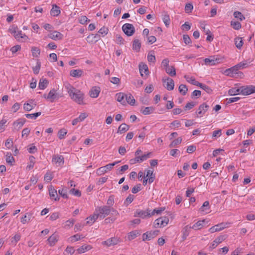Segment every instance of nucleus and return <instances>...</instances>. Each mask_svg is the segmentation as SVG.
<instances>
[{"instance_id": "obj_1", "label": "nucleus", "mask_w": 255, "mask_h": 255, "mask_svg": "<svg viewBox=\"0 0 255 255\" xmlns=\"http://www.w3.org/2000/svg\"><path fill=\"white\" fill-rule=\"evenodd\" d=\"M64 87L70 98L73 101L79 105L83 104L84 94L82 91L75 88L68 82L64 84Z\"/></svg>"}, {"instance_id": "obj_7", "label": "nucleus", "mask_w": 255, "mask_h": 255, "mask_svg": "<svg viewBox=\"0 0 255 255\" xmlns=\"http://www.w3.org/2000/svg\"><path fill=\"white\" fill-rule=\"evenodd\" d=\"M120 161H116L112 163H110L106 166L101 167L99 168L97 170V173L98 175H101L107 172L109 170H111L116 164L119 163Z\"/></svg>"}, {"instance_id": "obj_18", "label": "nucleus", "mask_w": 255, "mask_h": 255, "mask_svg": "<svg viewBox=\"0 0 255 255\" xmlns=\"http://www.w3.org/2000/svg\"><path fill=\"white\" fill-rule=\"evenodd\" d=\"M225 239L224 236H220L217 238L211 244L210 248L214 249L216 248L219 244L221 243Z\"/></svg>"}, {"instance_id": "obj_51", "label": "nucleus", "mask_w": 255, "mask_h": 255, "mask_svg": "<svg viewBox=\"0 0 255 255\" xmlns=\"http://www.w3.org/2000/svg\"><path fill=\"white\" fill-rule=\"evenodd\" d=\"M165 208L164 207H161L159 208H155L152 211H151L150 210V217L156 214H160L162 211H164Z\"/></svg>"}, {"instance_id": "obj_21", "label": "nucleus", "mask_w": 255, "mask_h": 255, "mask_svg": "<svg viewBox=\"0 0 255 255\" xmlns=\"http://www.w3.org/2000/svg\"><path fill=\"white\" fill-rule=\"evenodd\" d=\"M26 120L24 119H20L13 123V126L14 129L18 130L24 124Z\"/></svg>"}, {"instance_id": "obj_29", "label": "nucleus", "mask_w": 255, "mask_h": 255, "mask_svg": "<svg viewBox=\"0 0 255 255\" xmlns=\"http://www.w3.org/2000/svg\"><path fill=\"white\" fill-rule=\"evenodd\" d=\"M139 70L140 71V73L141 76H143L144 73L146 75H148L149 73L148 67L146 64H139Z\"/></svg>"}, {"instance_id": "obj_13", "label": "nucleus", "mask_w": 255, "mask_h": 255, "mask_svg": "<svg viewBox=\"0 0 255 255\" xmlns=\"http://www.w3.org/2000/svg\"><path fill=\"white\" fill-rule=\"evenodd\" d=\"M162 82L164 86L167 90L171 91L174 89V82L172 79L170 78H167L166 79H163Z\"/></svg>"}, {"instance_id": "obj_8", "label": "nucleus", "mask_w": 255, "mask_h": 255, "mask_svg": "<svg viewBox=\"0 0 255 255\" xmlns=\"http://www.w3.org/2000/svg\"><path fill=\"white\" fill-rule=\"evenodd\" d=\"M10 31L11 33L13 34L14 37L18 40H20L21 39H28V37L25 34L22 33L21 30H18L17 27H14L10 29Z\"/></svg>"}, {"instance_id": "obj_5", "label": "nucleus", "mask_w": 255, "mask_h": 255, "mask_svg": "<svg viewBox=\"0 0 255 255\" xmlns=\"http://www.w3.org/2000/svg\"><path fill=\"white\" fill-rule=\"evenodd\" d=\"M121 242V240L120 239V238L114 237L109 238L107 239L106 241H103L102 243V244L104 246L110 247L111 246H115Z\"/></svg>"}, {"instance_id": "obj_34", "label": "nucleus", "mask_w": 255, "mask_h": 255, "mask_svg": "<svg viewBox=\"0 0 255 255\" xmlns=\"http://www.w3.org/2000/svg\"><path fill=\"white\" fill-rule=\"evenodd\" d=\"M205 220H200L194 224L192 226H189L191 229L194 230L200 229L203 226V224L205 223Z\"/></svg>"}, {"instance_id": "obj_6", "label": "nucleus", "mask_w": 255, "mask_h": 255, "mask_svg": "<svg viewBox=\"0 0 255 255\" xmlns=\"http://www.w3.org/2000/svg\"><path fill=\"white\" fill-rule=\"evenodd\" d=\"M255 93V86L253 85L240 87V94L243 95H249Z\"/></svg>"}, {"instance_id": "obj_57", "label": "nucleus", "mask_w": 255, "mask_h": 255, "mask_svg": "<svg viewBox=\"0 0 255 255\" xmlns=\"http://www.w3.org/2000/svg\"><path fill=\"white\" fill-rule=\"evenodd\" d=\"M134 199V196L131 194H129L125 201L124 204L127 206L131 203Z\"/></svg>"}, {"instance_id": "obj_62", "label": "nucleus", "mask_w": 255, "mask_h": 255, "mask_svg": "<svg viewBox=\"0 0 255 255\" xmlns=\"http://www.w3.org/2000/svg\"><path fill=\"white\" fill-rule=\"evenodd\" d=\"M90 38H92L91 42L93 41L97 42L100 39V35L98 34H96L95 35L92 34L91 35H89L87 37V39H90Z\"/></svg>"}, {"instance_id": "obj_44", "label": "nucleus", "mask_w": 255, "mask_h": 255, "mask_svg": "<svg viewBox=\"0 0 255 255\" xmlns=\"http://www.w3.org/2000/svg\"><path fill=\"white\" fill-rule=\"evenodd\" d=\"M47 84L48 81L46 79H40L38 84V87L40 89L43 90L46 88Z\"/></svg>"}, {"instance_id": "obj_48", "label": "nucleus", "mask_w": 255, "mask_h": 255, "mask_svg": "<svg viewBox=\"0 0 255 255\" xmlns=\"http://www.w3.org/2000/svg\"><path fill=\"white\" fill-rule=\"evenodd\" d=\"M5 160L6 162L10 165H12V163L14 161V158L10 153H7L5 156Z\"/></svg>"}, {"instance_id": "obj_61", "label": "nucleus", "mask_w": 255, "mask_h": 255, "mask_svg": "<svg viewBox=\"0 0 255 255\" xmlns=\"http://www.w3.org/2000/svg\"><path fill=\"white\" fill-rule=\"evenodd\" d=\"M231 25L232 26L233 28L236 30H239L241 27V24L238 21H232Z\"/></svg>"}, {"instance_id": "obj_47", "label": "nucleus", "mask_w": 255, "mask_h": 255, "mask_svg": "<svg viewBox=\"0 0 255 255\" xmlns=\"http://www.w3.org/2000/svg\"><path fill=\"white\" fill-rule=\"evenodd\" d=\"M235 44L238 49H241L243 46V41L241 37H237L235 39Z\"/></svg>"}, {"instance_id": "obj_28", "label": "nucleus", "mask_w": 255, "mask_h": 255, "mask_svg": "<svg viewBox=\"0 0 255 255\" xmlns=\"http://www.w3.org/2000/svg\"><path fill=\"white\" fill-rule=\"evenodd\" d=\"M60 12V7L56 4H53L50 10V14L53 16H57Z\"/></svg>"}, {"instance_id": "obj_58", "label": "nucleus", "mask_w": 255, "mask_h": 255, "mask_svg": "<svg viewBox=\"0 0 255 255\" xmlns=\"http://www.w3.org/2000/svg\"><path fill=\"white\" fill-rule=\"evenodd\" d=\"M204 62L206 65L210 66L214 65L216 64L214 58H205Z\"/></svg>"}, {"instance_id": "obj_14", "label": "nucleus", "mask_w": 255, "mask_h": 255, "mask_svg": "<svg viewBox=\"0 0 255 255\" xmlns=\"http://www.w3.org/2000/svg\"><path fill=\"white\" fill-rule=\"evenodd\" d=\"M134 216L140 217L142 219H144L147 217H150V210H149L148 209L145 211L139 209L136 210L134 213Z\"/></svg>"}, {"instance_id": "obj_15", "label": "nucleus", "mask_w": 255, "mask_h": 255, "mask_svg": "<svg viewBox=\"0 0 255 255\" xmlns=\"http://www.w3.org/2000/svg\"><path fill=\"white\" fill-rule=\"evenodd\" d=\"M254 59L253 58H249L248 59L244 60L240 62L237 64L239 68L243 69L251 65V63L254 61Z\"/></svg>"}, {"instance_id": "obj_52", "label": "nucleus", "mask_w": 255, "mask_h": 255, "mask_svg": "<svg viewBox=\"0 0 255 255\" xmlns=\"http://www.w3.org/2000/svg\"><path fill=\"white\" fill-rule=\"evenodd\" d=\"M41 114V112H37L34 114H25V117L28 119H36L38 116Z\"/></svg>"}, {"instance_id": "obj_27", "label": "nucleus", "mask_w": 255, "mask_h": 255, "mask_svg": "<svg viewBox=\"0 0 255 255\" xmlns=\"http://www.w3.org/2000/svg\"><path fill=\"white\" fill-rule=\"evenodd\" d=\"M126 95V94H125L124 93L121 92L117 93L116 95L117 100L119 102H120L123 105H125L126 104V102L125 100Z\"/></svg>"}, {"instance_id": "obj_2", "label": "nucleus", "mask_w": 255, "mask_h": 255, "mask_svg": "<svg viewBox=\"0 0 255 255\" xmlns=\"http://www.w3.org/2000/svg\"><path fill=\"white\" fill-rule=\"evenodd\" d=\"M97 212L100 216L101 219H104L105 217L109 215L111 211H114L113 208H111L110 206H103L101 207H97L96 208Z\"/></svg>"}, {"instance_id": "obj_17", "label": "nucleus", "mask_w": 255, "mask_h": 255, "mask_svg": "<svg viewBox=\"0 0 255 255\" xmlns=\"http://www.w3.org/2000/svg\"><path fill=\"white\" fill-rule=\"evenodd\" d=\"M36 105V102L34 100H29L23 105L24 109L26 111H30L34 109Z\"/></svg>"}, {"instance_id": "obj_23", "label": "nucleus", "mask_w": 255, "mask_h": 255, "mask_svg": "<svg viewBox=\"0 0 255 255\" xmlns=\"http://www.w3.org/2000/svg\"><path fill=\"white\" fill-rule=\"evenodd\" d=\"M100 92V88L98 87H94L89 92L90 96L93 98H96L98 97Z\"/></svg>"}, {"instance_id": "obj_53", "label": "nucleus", "mask_w": 255, "mask_h": 255, "mask_svg": "<svg viewBox=\"0 0 255 255\" xmlns=\"http://www.w3.org/2000/svg\"><path fill=\"white\" fill-rule=\"evenodd\" d=\"M29 164L27 166V169L28 170H30L32 169L34 167V164L35 163V158L33 156H30L29 157Z\"/></svg>"}, {"instance_id": "obj_30", "label": "nucleus", "mask_w": 255, "mask_h": 255, "mask_svg": "<svg viewBox=\"0 0 255 255\" xmlns=\"http://www.w3.org/2000/svg\"><path fill=\"white\" fill-rule=\"evenodd\" d=\"M58 236L56 234H52L48 239L50 246H54L58 240Z\"/></svg>"}, {"instance_id": "obj_4", "label": "nucleus", "mask_w": 255, "mask_h": 255, "mask_svg": "<svg viewBox=\"0 0 255 255\" xmlns=\"http://www.w3.org/2000/svg\"><path fill=\"white\" fill-rule=\"evenodd\" d=\"M122 30L128 36H132L134 32L135 28L132 24L125 23L122 26Z\"/></svg>"}, {"instance_id": "obj_3", "label": "nucleus", "mask_w": 255, "mask_h": 255, "mask_svg": "<svg viewBox=\"0 0 255 255\" xmlns=\"http://www.w3.org/2000/svg\"><path fill=\"white\" fill-rule=\"evenodd\" d=\"M169 222L167 217H162L154 221L153 226L155 228H162L166 226Z\"/></svg>"}, {"instance_id": "obj_49", "label": "nucleus", "mask_w": 255, "mask_h": 255, "mask_svg": "<svg viewBox=\"0 0 255 255\" xmlns=\"http://www.w3.org/2000/svg\"><path fill=\"white\" fill-rule=\"evenodd\" d=\"M31 52L33 57H38L40 54V50L38 47H32L31 48Z\"/></svg>"}, {"instance_id": "obj_10", "label": "nucleus", "mask_w": 255, "mask_h": 255, "mask_svg": "<svg viewBox=\"0 0 255 255\" xmlns=\"http://www.w3.org/2000/svg\"><path fill=\"white\" fill-rule=\"evenodd\" d=\"M158 233L159 231L158 230L146 232L142 235V240L143 241L146 240L150 241L156 237L158 235Z\"/></svg>"}, {"instance_id": "obj_54", "label": "nucleus", "mask_w": 255, "mask_h": 255, "mask_svg": "<svg viewBox=\"0 0 255 255\" xmlns=\"http://www.w3.org/2000/svg\"><path fill=\"white\" fill-rule=\"evenodd\" d=\"M67 132L66 129L65 128H62L59 130L58 132V138L60 139H63L64 138V136L67 134Z\"/></svg>"}, {"instance_id": "obj_36", "label": "nucleus", "mask_w": 255, "mask_h": 255, "mask_svg": "<svg viewBox=\"0 0 255 255\" xmlns=\"http://www.w3.org/2000/svg\"><path fill=\"white\" fill-rule=\"evenodd\" d=\"M126 103H128V104L133 106L135 104V100L131 94H126Z\"/></svg>"}, {"instance_id": "obj_55", "label": "nucleus", "mask_w": 255, "mask_h": 255, "mask_svg": "<svg viewBox=\"0 0 255 255\" xmlns=\"http://www.w3.org/2000/svg\"><path fill=\"white\" fill-rule=\"evenodd\" d=\"M182 142V138L178 137L177 139L174 140L169 145V147L170 148L174 147L178 144H179Z\"/></svg>"}, {"instance_id": "obj_39", "label": "nucleus", "mask_w": 255, "mask_h": 255, "mask_svg": "<svg viewBox=\"0 0 255 255\" xmlns=\"http://www.w3.org/2000/svg\"><path fill=\"white\" fill-rule=\"evenodd\" d=\"M92 248L90 245H84L77 249L79 254L84 253L90 250Z\"/></svg>"}, {"instance_id": "obj_16", "label": "nucleus", "mask_w": 255, "mask_h": 255, "mask_svg": "<svg viewBox=\"0 0 255 255\" xmlns=\"http://www.w3.org/2000/svg\"><path fill=\"white\" fill-rule=\"evenodd\" d=\"M48 191L49 196L52 200H54V201H58L59 200V198L57 194V191L54 189L53 186H49Z\"/></svg>"}, {"instance_id": "obj_33", "label": "nucleus", "mask_w": 255, "mask_h": 255, "mask_svg": "<svg viewBox=\"0 0 255 255\" xmlns=\"http://www.w3.org/2000/svg\"><path fill=\"white\" fill-rule=\"evenodd\" d=\"M184 78L186 80V81L190 83V84L198 86L200 84V82L196 81L195 78L194 77H191L188 75H185Z\"/></svg>"}, {"instance_id": "obj_40", "label": "nucleus", "mask_w": 255, "mask_h": 255, "mask_svg": "<svg viewBox=\"0 0 255 255\" xmlns=\"http://www.w3.org/2000/svg\"><path fill=\"white\" fill-rule=\"evenodd\" d=\"M141 47V43L138 39H134L133 41L132 49L136 51H139Z\"/></svg>"}, {"instance_id": "obj_35", "label": "nucleus", "mask_w": 255, "mask_h": 255, "mask_svg": "<svg viewBox=\"0 0 255 255\" xmlns=\"http://www.w3.org/2000/svg\"><path fill=\"white\" fill-rule=\"evenodd\" d=\"M145 177H148V182L149 184L152 183L155 178V176L153 175V171L151 170H147L146 171Z\"/></svg>"}, {"instance_id": "obj_12", "label": "nucleus", "mask_w": 255, "mask_h": 255, "mask_svg": "<svg viewBox=\"0 0 255 255\" xmlns=\"http://www.w3.org/2000/svg\"><path fill=\"white\" fill-rule=\"evenodd\" d=\"M44 97L51 102H53L55 99H59L60 96L57 93L56 90L52 89L50 91L47 96L45 95H44Z\"/></svg>"}, {"instance_id": "obj_50", "label": "nucleus", "mask_w": 255, "mask_h": 255, "mask_svg": "<svg viewBox=\"0 0 255 255\" xmlns=\"http://www.w3.org/2000/svg\"><path fill=\"white\" fill-rule=\"evenodd\" d=\"M198 87L205 90L208 94H211L212 92V90L208 86L201 83H200Z\"/></svg>"}, {"instance_id": "obj_56", "label": "nucleus", "mask_w": 255, "mask_h": 255, "mask_svg": "<svg viewBox=\"0 0 255 255\" xmlns=\"http://www.w3.org/2000/svg\"><path fill=\"white\" fill-rule=\"evenodd\" d=\"M53 175L52 173L48 172L44 175V180L46 182H49L53 179Z\"/></svg>"}, {"instance_id": "obj_19", "label": "nucleus", "mask_w": 255, "mask_h": 255, "mask_svg": "<svg viewBox=\"0 0 255 255\" xmlns=\"http://www.w3.org/2000/svg\"><path fill=\"white\" fill-rule=\"evenodd\" d=\"M225 228V226L224 223L218 224L210 228L209 230V231L211 233H213L216 232L220 231L223 230Z\"/></svg>"}, {"instance_id": "obj_63", "label": "nucleus", "mask_w": 255, "mask_h": 255, "mask_svg": "<svg viewBox=\"0 0 255 255\" xmlns=\"http://www.w3.org/2000/svg\"><path fill=\"white\" fill-rule=\"evenodd\" d=\"M234 16L237 18L240 19L241 20H243L245 18L243 14L240 11H235L234 12Z\"/></svg>"}, {"instance_id": "obj_43", "label": "nucleus", "mask_w": 255, "mask_h": 255, "mask_svg": "<svg viewBox=\"0 0 255 255\" xmlns=\"http://www.w3.org/2000/svg\"><path fill=\"white\" fill-rule=\"evenodd\" d=\"M84 236L82 235H79V234H76L73 236H71L69 238V240L71 242H75L76 241H78L80 240L81 239L84 238Z\"/></svg>"}, {"instance_id": "obj_45", "label": "nucleus", "mask_w": 255, "mask_h": 255, "mask_svg": "<svg viewBox=\"0 0 255 255\" xmlns=\"http://www.w3.org/2000/svg\"><path fill=\"white\" fill-rule=\"evenodd\" d=\"M151 154V152H148L146 154L142 155L141 156L137 157L139 163H141L142 161L146 160L147 158L150 157V155Z\"/></svg>"}, {"instance_id": "obj_9", "label": "nucleus", "mask_w": 255, "mask_h": 255, "mask_svg": "<svg viewBox=\"0 0 255 255\" xmlns=\"http://www.w3.org/2000/svg\"><path fill=\"white\" fill-rule=\"evenodd\" d=\"M52 162L56 166H62L64 164V157L59 154H54L52 156Z\"/></svg>"}, {"instance_id": "obj_25", "label": "nucleus", "mask_w": 255, "mask_h": 255, "mask_svg": "<svg viewBox=\"0 0 255 255\" xmlns=\"http://www.w3.org/2000/svg\"><path fill=\"white\" fill-rule=\"evenodd\" d=\"M83 73L81 69L72 70L70 71V75L74 78H80Z\"/></svg>"}, {"instance_id": "obj_64", "label": "nucleus", "mask_w": 255, "mask_h": 255, "mask_svg": "<svg viewBox=\"0 0 255 255\" xmlns=\"http://www.w3.org/2000/svg\"><path fill=\"white\" fill-rule=\"evenodd\" d=\"M193 8V6L191 3H187L185 6V11L186 13H189L191 12Z\"/></svg>"}, {"instance_id": "obj_41", "label": "nucleus", "mask_w": 255, "mask_h": 255, "mask_svg": "<svg viewBox=\"0 0 255 255\" xmlns=\"http://www.w3.org/2000/svg\"><path fill=\"white\" fill-rule=\"evenodd\" d=\"M229 95L231 96L237 95L240 94V88H232L228 91Z\"/></svg>"}, {"instance_id": "obj_38", "label": "nucleus", "mask_w": 255, "mask_h": 255, "mask_svg": "<svg viewBox=\"0 0 255 255\" xmlns=\"http://www.w3.org/2000/svg\"><path fill=\"white\" fill-rule=\"evenodd\" d=\"M128 129L129 126L127 124L124 123L119 126L117 132L122 134L128 131Z\"/></svg>"}, {"instance_id": "obj_60", "label": "nucleus", "mask_w": 255, "mask_h": 255, "mask_svg": "<svg viewBox=\"0 0 255 255\" xmlns=\"http://www.w3.org/2000/svg\"><path fill=\"white\" fill-rule=\"evenodd\" d=\"M75 223V220L73 219H71L65 222V228H71L72 227Z\"/></svg>"}, {"instance_id": "obj_31", "label": "nucleus", "mask_w": 255, "mask_h": 255, "mask_svg": "<svg viewBox=\"0 0 255 255\" xmlns=\"http://www.w3.org/2000/svg\"><path fill=\"white\" fill-rule=\"evenodd\" d=\"M140 234V232L139 230H134L129 232L128 235V240L129 241L132 240L136 238Z\"/></svg>"}, {"instance_id": "obj_32", "label": "nucleus", "mask_w": 255, "mask_h": 255, "mask_svg": "<svg viewBox=\"0 0 255 255\" xmlns=\"http://www.w3.org/2000/svg\"><path fill=\"white\" fill-rule=\"evenodd\" d=\"M154 108L153 107H142L140 112L144 115H149L153 112Z\"/></svg>"}, {"instance_id": "obj_20", "label": "nucleus", "mask_w": 255, "mask_h": 255, "mask_svg": "<svg viewBox=\"0 0 255 255\" xmlns=\"http://www.w3.org/2000/svg\"><path fill=\"white\" fill-rule=\"evenodd\" d=\"M99 218H100V216L98 215V213L97 212V210L95 209L94 214L87 218V224H92L94 223Z\"/></svg>"}, {"instance_id": "obj_59", "label": "nucleus", "mask_w": 255, "mask_h": 255, "mask_svg": "<svg viewBox=\"0 0 255 255\" xmlns=\"http://www.w3.org/2000/svg\"><path fill=\"white\" fill-rule=\"evenodd\" d=\"M201 95V92L199 90H194L191 94L192 99H197L199 98Z\"/></svg>"}, {"instance_id": "obj_42", "label": "nucleus", "mask_w": 255, "mask_h": 255, "mask_svg": "<svg viewBox=\"0 0 255 255\" xmlns=\"http://www.w3.org/2000/svg\"><path fill=\"white\" fill-rule=\"evenodd\" d=\"M165 71L171 76L173 77L176 75V69L173 66L166 67Z\"/></svg>"}, {"instance_id": "obj_22", "label": "nucleus", "mask_w": 255, "mask_h": 255, "mask_svg": "<svg viewBox=\"0 0 255 255\" xmlns=\"http://www.w3.org/2000/svg\"><path fill=\"white\" fill-rule=\"evenodd\" d=\"M239 69H241L239 68V67L238 66V64H237L235 66L227 69L225 71V73L227 75L230 76L231 77H233L234 74L237 73V71Z\"/></svg>"}, {"instance_id": "obj_11", "label": "nucleus", "mask_w": 255, "mask_h": 255, "mask_svg": "<svg viewBox=\"0 0 255 255\" xmlns=\"http://www.w3.org/2000/svg\"><path fill=\"white\" fill-rule=\"evenodd\" d=\"M209 108V106L207 105L206 103H203L201 104L198 109L197 110V112H196L197 114V117H203L206 112L208 111V109Z\"/></svg>"}, {"instance_id": "obj_26", "label": "nucleus", "mask_w": 255, "mask_h": 255, "mask_svg": "<svg viewBox=\"0 0 255 255\" xmlns=\"http://www.w3.org/2000/svg\"><path fill=\"white\" fill-rule=\"evenodd\" d=\"M190 229L191 228L188 225H187L184 227V228L182 230V241H185L187 237L189 236L190 232Z\"/></svg>"}, {"instance_id": "obj_37", "label": "nucleus", "mask_w": 255, "mask_h": 255, "mask_svg": "<svg viewBox=\"0 0 255 255\" xmlns=\"http://www.w3.org/2000/svg\"><path fill=\"white\" fill-rule=\"evenodd\" d=\"M162 20L166 26L168 27L170 22L169 15L167 12L164 11L162 13Z\"/></svg>"}, {"instance_id": "obj_46", "label": "nucleus", "mask_w": 255, "mask_h": 255, "mask_svg": "<svg viewBox=\"0 0 255 255\" xmlns=\"http://www.w3.org/2000/svg\"><path fill=\"white\" fill-rule=\"evenodd\" d=\"M179 92L182 95H185L188 91V88L185 85L181 84L178 88Z\"/></svg>"}, {"instance_id": "obj_24", "label": "nucleus", "mask_w": 255, "mask_h": 255, "mask_svg": "<svg viewBox=\"0 0 255 255\" xmlns=\"http://www.w3.org/2000/svg\"><path fill=\"white\" fill-rule=\"evenodd\" d=\"M48 36L52 39L54 40H57L59 39H61L63 37V35L59 32L57 31H54L50 33Z\"/></svg>"}]
</instances>
